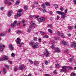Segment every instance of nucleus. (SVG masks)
I'll return each mask as SVG.
<instances>
[{
	"label": "nucleus",
	"instance_id": "nucleus-34",
	"mask_svg": "<svg viewBox=\"0 0 76 76\" xmlns=\"http://www.w3.org/2000/svg\"><path fill=\"white\" fill-rule=\"evenodd\" d=\"M57 34L58 36H60V31H58L57 32Z\"/></svg>",
	"mask_w": 76,
	"mask_h": 76
},
{
	"label": "nucleus",
	"instance_id": "nucleus-51",
	"mask_svg": "<svg viewBox=\"0 0 76 76\" xmlns=\"http://www.w3.org/2000/svg\"><path fill=\"white\" fill-rule=\"evenodd\" d=\"M39 17V16L38 15H36L35 16V18H38Z\"/></svg>",
	"mask_w": 76,
	"mask_h": 76
},
{
	"label": "nucleus",
	"instance_id": "nucleus-48",
	"mask_svg": "<svg viewBox=\"0 0 76 76\" xmlns=\"http://www.w3.org/2000/svg\"><path fill=\"white\" fill-rule=\"evenodd\" d=\"M11 28H10L8 30V32H10V31H11Z\"/></svg>",
	"mask_w": 76,
	"mask_h": 76
},
{
	"label": "nucleus",
	"instance_id": "nucleus-62",
	"mask_svg": "<svg viewBox=\"0 0 76 76\" xmlns=\"http://www.w3.org/2000/svg\"><path fill=\"white\" fill-rule=\"evenodd\" d=\"M61 37H63V36H64V35L63 34H61Z\"/></svg>",
	"mask_w": 76,
	"mask_h": 76
},
{
	"label": "nucleus",
	"instance_id": "nucleus-29",
	"mask_svg": "<svg viewBox=\"0 0 76 76\" xmlns=\"http://www.w3.org/2000/svg\"><path fill=\"white\" fill-rule=\"evenodd\" d=\"M19 3H20V1H17L15 3V4L17 5H18V4H19Z\"/></svg>",
	"mask_w": 76,
	"mask_h": 76
},
{
	"label": "nucleus",
	"instance_id": "nucleus-13",
	"mask_svg": "<svg viewBox=\"0 0 76 76\" xmlns=\"http://www.w3.org/2000/svg\"><path fill=\"white\" fill-rule=\"evenodd\" d=\"M56 50H56L55 51V53H60L61 52V50H59V49L58 48H56Z\"/></svg>",
	"mask_w": 76,
	"mask_h": 76
},
{
	"label": "nucleus",
	"instance_id": "nucleus-24",
	"mask_svg": "<svg viewBox=\"0 0 76 76\" xmlns=\"http://www.w3.org/2000/svg\"><path fill=\"white\" fill-rule=\"evenodd\" d=\"M6 35V34L4 33H1L0 34V36H5Z\"/></svg>",
	"mask_w": 76,
	"mask_h": 76
},
{
	"label": "nucleus",
	"instance_id": "nucleus-15",
	"mask_svg": "<svg viewBox=\"0 0 76 76\" xmlns=\"http://www.w3.org/2000/svg\"><path fill=\"white\" fill-rule=\"evenodd\" d=\"M46 57H49L50 56V53L47 50H46Z\"/></svg>",
	"mask_w": 76,
	"mask_h": 76
},
{
	"label": "nucleus",
	"instance_id": "nucleus-54",
	"mask_svg": "<svg viewBox=\"0 0 76 76\" xmlns=\"http://www.w3.org/2000/svg\"><path fill=\"white\" fill-rule=\"evenodd\" d=\"M67 12V10H66L65 11V12H64V14L66 13Z\"/></svg>",
	"mask_w": 76,
	"mask_h": 76
},
{
	"label": "nucleus",
	"instance_id": "nucleus-49",
	"mask_svg": "<svg viewBox=\"0 0 76 76\" xmlns=\"http://www.w3.org/2000/svg\"><path fill=\"white\" fill-rule=\"evenodd\" d=\"M58 19H59V16L58 15L57 16V19H56L57 20H58Z\"/></svg>",
	"mask_w": 76,
	"mask_h": 76
},
{
	"label": "nucleus",
	"instance_id": "nucleus-47",
	"mask_svg": "<svg viewBox=\"0 0 76 76\" xmlns=\"http://www.w3.org/2000/svg\"><path fill=\"white\" fill-rule=\"evenodd\" d=\"M71 75H72V76H75V73H72Z\"/></svg>",
	"mask_w": 76,
	"mask_h": 76
},
{
	"label": "nucleus",
	"instance_id": "nucleus-43",
	"mask_svg": "<svg viewBox=\"0 0 76 76\" xmlns=\"http://www.w3.org/2000/svg\"><path fill=\"white\" fill-rule=\"evenodd\" d=\"M3 72L4 73H6V70H5V69H4L3 71Z\"/></svg>",
	"mask_w": 76,
	"mask_h": 76
},
{
	"label": "nucleus",
	"instance_id": "nucleus-12",
	"mask_svg": "<svg viewBox=\"0 0 76 76\" xmlns=\"http://www.w3.org/2000/svg\"><path fill=\"white\" fill-rule=\"evenodd\" d=\"M9 47H10V49L11 51H12L14 48V47L12 46V45H10Z\"/></svg>",
	"mask_w": 76,
	"mask_h": 76
},
{
	"label": "nucleus",
	"instance_id": "nucleus-6",
	"mask_svg": "<svg viewBox=\"0 0 76 76\" xmlns=\"http://www.w3.org/2000/svg\"><path fill=\"white\" fill-rule=\"evenodd\" d=\"M33 47L34 48H39V45H38V43L36 42L34 44Z\"/></svg>",
	"mask_w": 76,
	"mask_h": 76
},
{
	"label": "nucleus",
	"instance_id": "nucleus-35",
	"mask_svg": "<svg viewBox=\"0 0 76 76\" xmlns=\"http://www.w3.org/2000/svg\"><path fill=\"white\" fill-rule=\"evenodd\" d=\"M5 67H6V68H7V69H9V66L8 65H6L5 66Z\"/></svg>",
	"mask_w": 76,
	"mask_h": 76
},
{
	"label": "nucleus",
	"instance_id": "nucleus-32",
	"mask_svg": "<svg viewBox=\"0 0 76 76\" xmlns=\"http://www.w3.org/2000/svg\"><path fill=\"white\" fill-rule=\"evenodd\" d=\"M17 34H21V31L19 30L17 31Z\"/></svg>",
	"mask_w": 76,
	"mask_h": 76
},
{
	"label": "nucleus",
	"instance_id": "nucleus-39",
	"mask_svg": "<svg viewBox=\"0 0 76 76\" xmlns=\"http://www.w3.org/2000/svg\"><path fill=\"white\" fill-rule=\"evenodd\" d=\"M11 56L12 57H14V56H15V54L13 53H12V54H11Z\"/></svg>",
	"mask_w": 76,
	"mask_h": 76
},
{
	"label": "nucleus",
	"instance_id": "nucleus-57",
	"mask_svg": "<svg viewBox=\"0 0 76 76\" xmlns=\"http://www.w3.org/2000/svg\"><path fill=\"white\" fill-rule=\"evenodd\" d=\"M74 4H76V0H74Z\"/></svg>",
	"mask_w": 76,
	"mask_h": 76
},
{
	"label": "nucleus",
	"instance_id": "nucleus-14",
	"mask_svg": "<svg viewBox=\"0 0 76 76\" xmlns=\"http://www.w3.org/2000/svg\"><path fill=\"white\" fill-rule=\"evenodd\" d=\"M71 47H74L75 48H76V43L74 42L73 43V45H71Z\"/></svg>",
	"mask_w": 76,
	"mask_h": 76
},
{
	"label": "nucleus",
	"instance_id": "nucleus-60",
	"mask_svg": "<svg viewBox=\"0 0 76 76\" xmlns=\"http://www.w3.org/2000/svg\"><path fill=\"white\" fill-rule=\"evenodd\" d=\"M44 37H45V38H48V36H47H47H44Z\"/></svg>",
	"mask_w": 76,
	"mask_h": 76
},
{
	"label": "nucleus",
	"instance_id": "nucleus-19",
	"mask_svg": "<svg viewBox=\"0 0 76 76\" xmlns=\"http://www.w3.org/2000/svg\"><path fill=\"white\" fill-rule=\"evenodd\" d=\"M34 65H36V66L38 65V64H39V63H38V62L37 61H35L34 62Z\"/></svg>",
	"mask_w": 76,
	"mask_h": 76
},
{
	"label": "nucleus",
	"instance_id": "nucleus-21",
	"mask_svg": "<svg viewBox=\"0 0 76 76\" xmlns=\"http://www.w3.org/2000/svg\"><path fill=\"white\" fill-rule=\"evenodd\" d=\"M58 67H59V64H55V67L56 68H58Z\"/></svg>",
	"mask_w": 76,
	"mask_h": 76
},
{
	"label": "nucleus",
	"instance_id": "nucleus-56",
	"mask_svg": "<svg viewBox=\"0 0 76 76\" xmlns=\"http://www.w3.org/2000/svg\"><path fill=\"white\" fill-rule=\"evenodd\" d=\"M49 13L50 14V15H52V14H53V12H51V11H50L49 12Z\"/></svg>",
	"mask_w": 76,
	"mask_h": 76
},
{
	"label": "nucleus",
	"instance_id": "nucleus-7",
	"mask_svg": "<svg viewBox=\"0 0 76 76\" xmlns=\"http://www.w3.org/2000/svg\"><path fill=\"white\" fill-rule=\"evenodd\" d=\"M3 58H1L3 60H4L5 61L7 60H8V57L7 56H2Z\"/></svg>",
	"mask_w": 76,
	"mask_h": 76
},
{
	"label": "nucleus",
	"instance_id": "nucleus-45",
	"mask_svg": "<svg viewBox=\"0 0 76 76\" xmlns=\"http://www.w3.org/2000/svg\"><path fill=\"white\" fill-rule=\"evenodd\" d=\"M29 17L30 18H31V19L34 18V16L33 15H30L29 16Z\"/></svg>",
	"mask_w": 76,
	"mask_h": 76
},
{
	"label": "nucleus",
	"instance_id": "nucleus-37",
	"mask_svg": "<svg viewBox=\"0 0 76 76\" xmlns=\"http://www.w3.org/2000/svg\"><path fill=\"white\" fill-rule=\"evenodd\" d=\"M4 3H5V4H7V3H8V0L4 1Z\"/></svg>",
	"mask_w": 76,
	"mask_h": 76
},
{
	"label": "nucleus",
	"instance_id": "nucleus-16",
	"mask_svg": "<svg viewBox=\"0 0 76 76\" xmlns=\"http://www.w3.org/2000/svg\"><path fill=\"white\" fill-rule=\"evenodd\" d=\"M12 11H10V12H9L8 13V16H9V17H10V16H11V14L12 13Z\"/></svg>",
	"mask_w": 76,
	"mask_h": 76
},
{
	"label": "nucleus",
	"instance_id": "nucleus-18",
	"mask_svg": "<svg viewBox=\"0 0 76 76\" xmlns=\"http://www.w3.org/2000/svg\"><path fill=\"white\" fill-rule=\"evenodd\" d=\"M68 29H69V30H72V29H73V26H69L68 27Z\"/></svg>",
	"mask_w": 76,
	"mask_h": 76
},
{
	"label": "nucleus",
	"instance_id": "nucleus-31",
	"mask_svg": "<svg viewBox=\"0 0 76 76\" xmlns=\"http://www.w3.org/2000/svg\"><path fill=\"white\" fill-rule=\"evenodd\" d=\"M24 9L25 10H28V7L27 6H25L24 7Z\"/></svg>",
	"mask_w": 76,
	"mask_h": 76
},
{
	"label": "nucleus",
	"instance_id": "nucleus-3",
	"mask_svg": "<svg viewBox=\"0 0 76 76\" xmlns=\"http://www.w3.org/2000/svg\"><path fill=\"white\" fill-rule=\"evenodd\" d=\"M57 13L58 14H60L61 15V18H63V19H64V18H65L66 17V16L65 15L64 12H63L58 11H57Z\"/></svg>",
	"mask_w": 76,
	"mask_h": 76
},
{
	"label": "nucleus",
	"instance_id": "nucleus-44",
	"mask_svg": "<svg viewBox=\"0 0 76 76\" xmlns=\"http://www.w3.org/2000/svg\"><path fill=\"white\" fill-rule=\"evenodd\" d=\"M51 48H52V49H54V48H55V47H54V46L53 45H52L51 47Z\"/></svg>",
	"mask_w": 76,
	"mask_h": 76
},
{
	"label": "nucleus",
	"instance_id": "nucleus-52",
	"mask_svg": "<svg viewBox=\"0 0 76 76\" xmlns=\"http://www.w3.org/2000/svg\"><path fill=\"white\" fill-rule=\"evenodd\" d=\"M3 51V49H0V53H1Z\"/></svg>",
	"mask_w": 76,
	"mask_h": 76
},
{
	"label": "nucleus",
	"instance_id": "nucleus-59",
	"mask_svg": "<svg viewBox=\"0 0 76 76\" xmlns=\"http://www.w3.org/2000/svg\"><path fill=\"white\" fill-rule=\"evenodd\" d=\"M46 76H51V75L49 74H45Z\"/></svg>",
	"mask_w": 76,
	"mask_h": 76
},
{
	"label": "nucleus",
	"instance_id": "nucleus-27",
	"mask_svg": "<svg viewBox=\"0 0 76 76\" xmlns=\"http://www.w3.org/2000/svg\"><path fill=\"white\" fill-rule=\"evenodd\" d=\"M28 61L31 64H33V63H34L33 61H32L31 59H29L28 60Z\"/></svg>",
	"mask_w": 76,
	"mask_h": 76
},
{
	"label": "nucleus",
	"instance_id": "nucleus-42",
	"mask_svg": "<svg viewBox=\"0 0 76 76\" xmlns=\"http://www.w3.org/2000/svg\"><path fill=\"white\" fill-rule=\"evenodd\" d=\"M58 39H59V38L57 37H55V40H58Z\"/></svg>",
	"mask_w": 76,
	"mask_h": 76
},
{
	"label": "nucleus",
	"instance_id": "nucleus-5",
	"mask_svg": "<svg viewBox=\"0 0 76 76\" xmlns=\"http://www.w3.org/2000/svg\"><path fill=\"white\" fill-rule=\"evenodd\" d=\"M36 24L35 23H34V21H31L30 23V26H29V27L30 28H32V27H35Z\"/></svg>",
	"mask_w": 76,
	"mask_h": 76
},
{
	"label": "nucleus",
	"instance_id": "nucleus-2",
	"mask_svg": "<svg viewBox=\"0 0 76 76\" xmlns=\"http://www.w3.org/2000/svg\"><path fill=\"white\" fill-rule=\"evenodd\" d=\"M22 10H18V12L17 13V15H15L14 16V18L16 19H17L18 17H20L21 16L22 13Z\"/></svg>",
	"mask_w": 76,
	"mask_h": 76
},
{
	"label": "nucleus",
	"instance_id": "nucleus-26",
	"mask_svg": "<svg viewBox=\"0 0 76 76\" xmlns=\"http://www.w3.org/2000/svg\"><path fill=\"white\" fill-rule=\"evenodd\" d=\"M14 71H17L18 70V69L17 68V67L16 66L14 67Z\"/></svg>",
	"mask_w": 76,
	"mask_h": 76
},
{
	"label": "nucleus",
	"instance_id": "nucleus-50",
	"mask_svg": "<svg viewBox=\"0 0 76 76\" xmlns=\"http://www.w3.org/2000/svg\"><path fill=\"white\" fill-rule=\"evenodd\" d=\"M32 8H35V5L33 4L32 6Z\"/></svg>",
	"mask_w": 76,
	"mask_h": 76
},
{
	"label": "nucleus",
	"instance_id": "nucleus-20",
	"mask_svg": "<svg viewBox=\"0 0 76 76\" xmlns=\"http://www.w3.org/2000/svg\"><path fill=\"white\" fill-rule=\"evenodd\" d=\"M62 43L63 45H67L66 42L64 41H62Z\"/></svg>",
	"mask_w": 76,
	"mask_h": 76
},
{
	"label": "nucleus",
	"instance_id": "nucleus-63",
	"mask_svg": "<svg viewBox=\"0 0 76 76\" xmlns=\"http://www.w3.org/2000/svg\"><path fill=\"white\" fill-rule=\"evenodd\" d=\"M54 73H55V74H56V71L55 70L53 71Z\"/></svg>",
	"mask_w": 76,
	"mask_h": 76
},
{
	"label": "nucleus",
	"instance_id": "nucleus-4",
	"mask_svg": "<svg viewBox=\"0 0 76 76\" xmlns=\"http://www.w3.org/2000/svg\"><path fill=\"white\" fill-rule=\"evenodd\" d=\"M17 40H18L17 41V43L19 44V47H22V44L21 43H20V42L21 41V39H20L19 37H18L17 39Z\"/></svg>",
	"mask_w": 76,
	"mask_h": 76
},
{
	"label": "nucleus",
	"instance_id": "nucleus-55",
	"mask_svg": "<svg viewBox=\"0 0 76 76\" xmlns=\"http://www.w3.org/2000/svg\"><path fill=\"white\" fill-rule=\"evenodd\" d=\"M60 10L61 11H63V8H60Z\"/></svg>",
	"mask_w": 76,
	"mask_h": 76
},
{
	"label": "nucleus",
	"instance_id": "nucleus-11",
	"mask_svg": "<svg viewBox=\"0 0 76 76\" xmlns=\"http://www.w3.org/2000/svg\"><path fill=\"white\" fill-rule=\"evenodd\" d=\"M29 44L31 46L33 47V46H34V45L35 43L34 42V41H31L29 42Z\"/></svg>",
	"mask_w": 76,
	"mask_h": 76
},
{
	"label": "nucleus",
	"instance_id": "nucleus-36",
	"mask_svg": "<svg viewBox=\"0 0 76 76\" xmlns=\"http://www.w3.org/2000/svg\"><path fill=\"white\" fill-rule=\"evenodd\" d=\"M40 33L41 34H45V32H43L42 31H40Z\"/></svg>",
	"mask_w": 76,
	"mask_h": 76
},
{
	"label": "nucleus",
	"instance_id": "nucleus-61",
	"mask_svg": "<svg viewBox=\"0 0 76 76\" xmlns=\"http://www.w3.org/2000/svg\"><path fill=\"white\" fill-rule=\"evenodd\" d=\"M35 4H38V2L36 1L35 2Z\"/></svg>",
	"mask_w": 76,
	"mask_h": 76
},
{
	"label": "nucleus",
	"instance_id": "nucleus-64",
	"mask_svg": "<svg viewBox=\"0 0 76 76\" xmlns=\"http://www.w3.org/2000/svg\"><path fill=\"white\" fill-rule=\"evenodd\" d=\"M28 76H32V75L31 74H29Z\"/></svg>",
	"mask_w": 76,
	"mask_h": 76
},
{
	"label": "nucleus",
	"instance_id": "nucleus-46",
	"mask_svg": "<svg viewBox=\"0 0 76 76\" xmlns=\"http://www.w3.org/2000/svg\"><path fill=\"white\" fill-rule=\"evenodd\" d=\"M38 41L39 42H41V39L40 38H39L38 39Z\"/></svg>",
	"mask_w": 76,
	"mask_h": 76
},
{
	"label": "nucleus",
	"instance_id": "nucleus-41",
	"mask_svg": "<svg viewBox=\"0 0 76 76\" xmlns=\"http://www.w3.org/2000/svg\"><path fill=\"white\" fill-rule=\"evenodd\" d=\"M48 27L49 28H52V26L50 24H49L48 25Z\"/></svg>",
	"mask_w": 76,
	"mask_h": 76
},
{
	"label": "nucleus",
	"instance_id": "nucleus-58",
	"mask_svg": "<svg viewBox=\"0 0 76 76\" xmlns=\"http://www.w3.org/2000/svg\"><path fill=\"white\" fill-rule=\"evenodd\" d=\"M0 10H3V8L2 7H1L0 8Z\"/></svg>",
	"mask_w": 76,
	"mask_h": 76
},
{
	"label": "nucleus",
	"instance_id": "nucleus-22",
	"mask_svg": "<svg viewBox=\"0 0 76 76\" xmlns=\"http://www.w3.org/2000/svg\"><path fill=\"white\" fill-rule=\"evenodd\" d=\"M3 47H5L4 45L0 44V48H3Z\"/></svg>",
	"mask_w": 76,
	"mask_h": 76
},
{
	"label": "nucleus",
	"instance_id": "nucleus-10",
	"mask_svg": "<svg viewBox=\"0 0 76 76\" xmlns=\"http://www.w3.org/2000/svg\"><path fill=\"white\" fill-rule=\"evenodd\" d=\"M45 20V18L44 17H42L39 19V22H43V21H44Z\"/></svg>",
	"mask_w": 76,
	"mask_h": 76
},
{
	"label": "nucleus",
	"instance_id": "nucleus-28",
	"mask_svg": "<svg viewBox=\"0 0 76 76\" xmlns=\"http://www.w3.org/2000/svg\"><path fill=\"white\" fill-rule=\"evenodd\" d=\"M48 30L50 33H51V34H53V31L51 30L50 29H48Z\"/></svg>",
	"mask_w": 76,
	"mask_h": 76
},
{
	"label": "nucleus",
	"instance_id": "nucleus-8",
	"mask_svg": "<svg viewBox=\"0 0 76 76\" xmlns=\"http://www.w3.org/2000/svg\"><path fill=\"white\" fill-rule=\"evenodd\" d=\"M24 69H25V67L23 64L21 65L19 69V70H24Z\"/></svg>",
	"mask_w": 76,
	"mask_h": 76
},
{
	"label": "nucleus",
	"instance_id": "nucleus-30",
	"mask_svg": "<svg viewBox=\"0 0 76 76\" xmlns=\"http://www.w3.org/2000/svg\"><path fill=\"white\" fill-rule=\"evenodd\" d=\"M43 13H45L46 12V9H43L42 10Z\"/></svg>",
	"mask_w": 76,
	"mask_h": 76
},
{
	"label": "nucleus",
	"instance_id": "nucleus-23",
	"mask_svg": "<svg viewBox=\"0 0 76 76\" xmlns=\"http://www.w3.org/2000/svg\"><path fill=\"white\" fill-rule=\"evenodd\" d=\"M41 6L43 8H45L46 7V6H45V5L44 4H42Z\"/></svg>",
	"mask_w": 76,
	"mask_h": 76
},
{
	"label": "nucleus",
	"instance_id": "nucleus-33",
	"mask_svg": "<svg viewBox=\"0 0 76 76\" xmlns=\"http://www.w3.org/2000/svg\"><path fill=\"white\" fill-rule=\"evenodd\" d=\"M33 39L34 41H37L38 40V38L36 37H34L33 38Z\"/></svg>",
	"mask_w": 76,
	"mask_h": 76
},
{
	"label": "nucleus",
	"instance_id": "nucleus-40",
	"mask_svg": "<svg viewBox=\"0 0 76 76\" xmlns=\"http://www.w3.org/2000/svg\"><path fill=\"white\" fill-rule=\"evenodd\" d=\"M45 64H46V65H47V64H48V61H45Z\"/></svg>",
	"mask_w": 76,
	"mask_h": 76
},
{
	"label": "nucleus",
	"instance_id": "nucleus-1",
	"mask_svg": "<svg viewBox=\"0 0 76 76\" xmlns=\"http://www.w3.org/2000/svg\"><path fill=\"white\" fill-rule=\"evenodd\" d=\"M62 68L63 69L61 70V72H64V73L66 72L67 69L69 70H72V67L70 66H63L62 67Z\"/></svg>",
	"mask_w": 76,
	"mask_h": 76
},
{
	"label": "nucleus",
	"instance_id": "nucleus-53",
	"mask_svg": "<svg viewBox=\"0 0 76 76\" xmlns=\"http://www.w3.org/2000/svg\"><path fill=\"white\" fill-rule=\"evenodd\" d=\"M12 4V3L11 2H9L8 3V4H9V6H10V5H11Z\"/></svg>",
	"mask_w": 76,
	"mask_h": 76
},
{
	"label": "nucleus",
	"instance_id": "nucleus-25",
	"mask_svg": "<svg viewBox=\"0 0 76 76\" xmlns=\"http://www.w3.org/2000/svg\"><path fill=\"white\" fill-rule=\"evenodd\" d=\"M45 4L46 6H50V4L48 2H46Z\"/></svg>",
	"mask_w": 76,
	"mask_h": 76
},
{
	"label": "nucleus",
	"instance_id": "nucleus-17",
	"mask_svg": "<svg viewBox=\"0 0 76 76\" xmlns=\"http://www.w3.org/2000/svg\"><path fill=\"white\" fill-rule=\"evenodd\" d=\"M53 6H54V7L55 9H58V5L56 4H54Z\"/></svg>",
	"mask_w": 76,
	"mask_h": 76
},
{
	"label": "nucleus",
	"instance_id": "nucleus-9",
	"mask_svg": "<svg viewBox=\"0 0 76 76\" xmlns=\"http://www.w3.org/2000/svg\"><path fill=\"white\" fill-rule=\"evenodd\" d=\"M17 23H18V21H14L13 23L11 24V25L12 26H16Z\"/></svg>",
	"mask_w": 76,
	"mask_h": 76
},
{
	"label": "nucleus",
	"instance_id": "nucleus-38",
	"mask_svg": "<svg viewBox=\"0 0 76 76\" xmlns=\"http://www.w3.org/2000/svg\"><path fill=\"white\" fill-rule=\"evenodd\" d=\"M27 32H28V33H29L30 32H31V29L30 28H28L27 31Z\"/></svg>",
	"mask_w": 76,
	"mask_h": 76
}]
</instances>
